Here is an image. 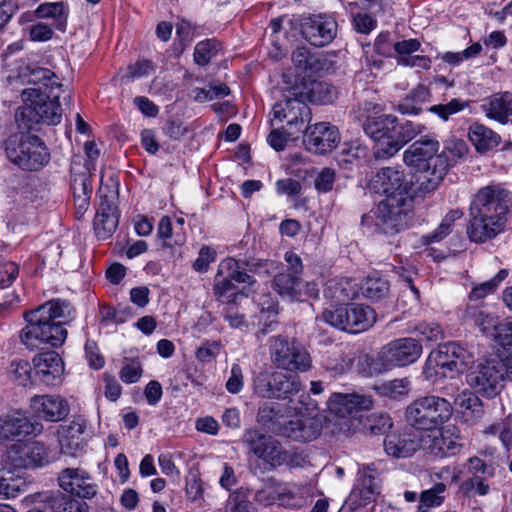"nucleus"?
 <instances>
[{
  "instance_id": "4468645a",
  "label": "nucleus",
  "mask_w": 512,
  "mask_h": 512,
  "mask_svg": "<svg viewBox=\"0 0 512 512\" xmlns=\"http://www.w3.org/2000/svg\"><path fill=\"white\" fill-rule=\"evenodd\" d=\"M118 191L101 185L97 191V210L94 218V230L100 240H106L116 231L119 222L117 206Z\"/></svg>"
},
{
  "instance_id": "c756f323",
  "label": "nucleus",
  "mask_w": 512,
  "mask_h": 512,
  "mask_svg": "<svg viewBox=\"0 0 512 512\" xmlns=\"http://www.w3.org/2000/svg\"><path fill=\"white\" fill-rule=\"evenodd\" d=\"M321 429V421L316 417H295L287 420L281 436L294 441L308 442L316 439Z\"/></svg>"
},
{
  "instance_id": "c85d7f7f",
  "label": "nucleus",
  "mask_w": 512,
  "mask_h": 512,
  "mask_svg": "<svg viewBox=\"0 0 512 512\" xmlns=\"http://www.w3.org/2000/svg\"><path fill=\"white\" fill-rule=\"evenodd\" d=\"M31 407L35 414L50 422H58L69 414L67 401L60 396H35L31 400Z\"/></svg>"
},
{
  "instance_id": "a211bd4d",
  "label": "nucleus",
  "mask_w": 512,
  "mask_h": 512,
  "mask_svg": "<svg viewBox=\"0 0 512 512\" xmlns=\"http://www.w3.org/2000/svg\"><path fill=\"white\" fill-rule=\"evenodd\" d=\"M303 133V143L306 149L315 154L329 153L340 142L338 128L329 122H319L308 126Z\"/></svg>"
},
{
  "instance_id": "c9c22d12",
  "label": "nucleus",
  "mask_w": 512,
  "mask_h": 512,
  "mask_svg": "<svg viewBox=\"0 0 512 512\" xmlns=\"http://www.w3.org/2000/svg\"><path fill=\"white\" fill-rule=\"evenodd\" d=\"M34 15L41 19H53L54 27L59 31H65L69 16V6L66 2H45L34 11Z\"/></svg>"
},
{
  "instance_id": "7c9ffc66",
  "label": "nucleus",
  "mask_w": 512,
  "mask_h": 512,
  "mask_svg": "<svg viewBox=\"0 0 512 512\" xmlns=\"http://www.w3.org/2000/svg\"><path fill=\"white\" fill-rule=\"evenodd\" d=\"M293 94L302 97L305 101L314 104H330L338 95L337 89L324 81L302 82L293 87Z\"/></svg>"
},
{
  "instance_id": "aec40b11",
  "label": "nucleus",
  "mask_w": 512,
  "mask_h": 512,
  "mask_svg": "<svg viewBox=\"0 0 512 512\" xmlns=\"http://www.w3.org/2000/svg\"><path fill=\"white\" fill-rule=\"evenodd\" d=\"M422 433L413 428L385 436L383 446L386 454L395 459L409 458L423 449Z\"/></svg>"
},
{
  "instance_id": "e2e57ef3",
  "label": "nucleus",
  "mask_w": 512,
  "mask_h": 512,
  "mask_svg": "<svg viewBox=\"0 0 512 512\" xmlns=\"http://www.w3.org/2000/svg\"><path fill=\"white\" fill-rule=\"evenodd\" d=\"M328 291L331 293V298L338 303L353 299L356 294L348 280H340L334 283L331 282L328 286Z\"/></svg>"
},
{
  "instance_id": "72a5a7b5",
  "label": "nucleus",
  "mask_w": 512,
  "mask_h": 512,
  "mask_svg": "<svg viewBox=\"0 0 512 512\" xmlns=\"http://www.w3.org/2000/svg\"><path fill=\"white\" fill-rule=\"evenodd\" d=\"M482 109L488 118L506 124L512 115V93L503 92L492 95L482 105Z\"/></svg>"
},
{
  "instance_id": "f8f14e48",
  "label": "nucleus",
  "mask_w": 512,
  "mask_h": 512,
  "mask_svg": "<svg viewBox=\"0 0 512 512\" xmlns=\"http://www.w3.org/2000/svg\"><path fill=\"white\" fill-rule=\"evenodd\" d=\"M415 197H389L379 202L377 224L385 234L394 235L408 227Z\"/></svg>"
},
{
  "instance_id": "052dcab7",
  "label": "nucleus",
  "mask_w": 512,
  "mask_h": 512,
  "mask_svg": "<svg viewBox=\"0 0 512 512\" xmlns=\"http://www.w3.org/2000/svg\"><path fill=\"white\" fill-rule=\"evenodd\" d=\"M468 152V146L464 140L450 138L444 144V150L441 153L449 154L450 166H453L458 159L464 157Z\"/></svg>"
},
{
  "instance_id": "ea45409f",
  "label": "nucleus",
  "mask_w": 512,
  "mask_h": 512,
  "mask_svg": "<svg viewBox=\"0 0 512 512\" xmlns=\"http://www.w3.org/2000/svg\"><path fill=\"white\" fill-rule=\"evenodd\" d=\"M361 293L371 302L386 299L390 294L389 281L379 274L368 275L361 283Z\"/></svg>"
},
{
  "instance_id": "f257e3e1",
  "label": "nucleus",
  "mask_w": 512,
  "mask_h": 512,
  "mask_svg": "<svg viewBox=\"0 0 512 512\" xmlns=\"http://www.w3.org/2000/svg\"><path fill=\"white\" fill-rule=\"evenodd\" d=\"M73 314L71 303L63 299H52L25 311L26 326L20 331L21 343L32 351L61 347L67 338L63 325L73 318Z\"/></svg>"
},
{
  "instance_id": "338daca9",
  "label": "nucleus",
  "mask_w": 512,
  "mask_h": 512,
  "mask_svg": "<svg viewBox=\"0 0 512 512\" xmlns=\"http://www.w3.org/2000/svg\"><path fill=\"white\" fill-rule=\"evenodd\" d=\"M336 171L332 168H323L314 179V187L319 193H328L332 191L335 180Z\"/></svg>"
},
{
  "instance_id": "9d476101",
  "label": "nucleus",
  "mask_w": 512,
  "mask_h": 512,
  "mask_svg": "<svg viewBox=\"0 0 512 512\" xmlns=\"http://www.w3.org/2000/svg\"><path fill=\"white\" fill-rule=\"evenodd\" d=\"M321 319L335 328L356 334L374 325L376 312L364 304L340 305L334 309H325Z\"/></svg>"
},
{
  "instance_id": "0eeeda50",
  "label": "nucleus",
  "mask_w": 512,
  "mask_h": 512,
  "mask_svg": "<svg viewBox=\"0 0 512 512\" xmlns=\"http://www.w3.org/2000/svg\"><path fill=\"white\" fill-rule=\"evenodd\" d=\"M4 148L8 159L23 170H38L50 159L44 141L36 135L26 134L24 130L9 136Z\"/></svg>"
},
{
  "instance_id": "49530a36",
  "label": "nucleus",
  "mask_w": 512,
  "mask_h": 512,
  "mask_svg": "<svg viewBox=\"0 0 512 512\" xmlns=\"http://www.w3.org/2000/svg\"><path fill=\"white\" fill-rule=\"evenodd\" d=\"M490 492V485L482 475H471L459 486V493L465 498L486 496Z\"/></svg>"
},
{
  "instance_id": "c03bdc74",
  "label": "nucleus",
  "mask_w": 512,
  "mask_h": 512,
  "mask_svg": "<svg viewBox=\"0 0 512 512\" xmlns=\"http://www.w3.org/2000/svg\"><path fill=\"white\" fill-rule=\"evenodd\" d=\"M220 275L218 273L216 276L213 288L218 301L221 303H231L236 302L239 298H244L243 294L236 291V287L233 284L234 279L230 278L228 274L225 277L219 278Z\"/></svg>"
},
{
  "instance_id": "7ed1b4c3",
  "label": "nucleus",
  "mask_w": 512,
  "mask_h": 512,
  "mask_svg": "<svg viewBox=\"0 0 512 512\" xmlns=\"http://www.w3.org/2000/svg\"><path fill=\"white\" fill-rule=\"evenodd\" d=\"M508 213H512V194L508 190L500 185L481 188L469 207L468 237L476 243L495 238L504 230Z\"/></svg>"
},
{
  "instance_id": "6e6d98bb",
  "label": "nucleus",
  "mask_w": 512,
  "mask_h": 512,
  "mask_svg": "<svg viewBox=\"0 0 512 512\" xmlns=\"http://www.w3.org/2000/svg\"><path fill=\"white\" fill-rule=\"evenodd\" d=\"M142 373L143 368L139 358H125L119 377L124 383L132 384L140 380Z\"/></svg>"
},
{
  "instance_id": "864d4df0",
  "label": "nucleus",
  "mask_w": 512,
  "mask_h": 512,
  "mask_svg": "<svg viewBox=\"0 0 512 512\" xmlns=\"http://www.w3.org/2000/svg\"><path fill=\"white\" fill-rule=\"evenodd\" d=\"M276 372L273 373H260L254 381L255 393L263 398H276V386H274V379Z\"/></svg>"
},
{
  "instance_id": "393cba45",
  "label": "nucleus",
  "mask_w": 512,
  "mask_h": 512,
  "mask_svg": "<svg viewBox=\"0 0 512 512\" xmlns=\"http://www.w3.org/2000/svg\"><path fill=\"white\" fill-rule=\"evenodd\" d=\"M255 500L264 506L274 503L283 507H296L298 505L295 494L274 477H268L265 480V486L256 491Z\"/></svg>"
},
{
  "instance_id": "774afa93",
  "label": "nucleus",
  "mask_w": 512,
  "mask_h": 512,
  "mask_svg": "<svg viewBox=\"0 0 512 512\" xmlns=\"http://www.w3.org/2000/svg\"><path fill=\"white\" fill-rule=\"evenodd\" d=\"M413 332L422 340L437 341L442 338L443 331L437 323L420 322L413 328Z\"/></svg>"
},
{
  "instance_id": "37998d69",
  "label": "nucleus",
  "mask_w": 512,
  "mask_h": 512,
  "mask_svg": "<svg viewBox=\"0 0 512 512\" xmlns=\"http://www.w3.org/2000/svg\"><path fill=\"white\" fill-rule=\"evenodd\" d=\"M277 399H291L293 395L302 390V384L298 375H288L283 372H276L274 379Z\"/></svg>"
},
{
  "instance_id": "680f3d73",
  "label": "nucleus",
  "mask_w": 512,
  "mask_h": 512,
  "mask_svg": "<svg viewBox=\"0 0 512 512\" xmlns=\"http://www.w3.org/2000/svg\"><path fill=\"white\" fill-rule=\"evenodd\" d=\"M73 192V199H80V197H91L92 184L90 175L88 173H80L73 177L71 182Z\"/></svg>"
},
{
  "instance_id": "a19ab883",
  "label": "nucleus",
  "mask_w": 512,
  "mask_h": 512,
  "mask_svg": "<svg viewBox=\"0 0 512 512\" xmlns=\"http://www.w3.org/2000/svg\"><path fill=\"white\" fill-rule=\"evenodd\" d=\"M430 90L425 85H418L397 105L401 114L418 115L422 112V105L429 101Z\"/></svg>"
},
{
  "instance_id": "ddd939ff",
  "label": "nucleus",
  "mask_w": 512,
  "mask_h": 512,
  "mask_svg": "<svg viewBox=\"0 0 512 512\" xmlns=\"http://www.w3.org/2000/svg\"><path fill=\"white\" fill-rule=\"evenodd\" d=\"M369 189L385 198L424 194L418 189L414 175L408 179L404 171L396 167L381 168L371 178Z\"/></svg>"
},
{
  "instance_id": "a878e982",
  "label": "nucleus",
  "mask_w": 512,
  "mask_h": 512,
  "mask_svg": "<svg viewBox=\"0 0 512 512\" xmlns=\"http://www.w3.org/2000/svg\"><path fill=\"white\" fill-rule=\"evenodd\" d=\"M379 494L380 486L376 478V470L365 467L359 471L358 484L351 491L349 501L355 507H362L375 501Z\"/></svg>"
},
{
  "instance_id": "cd10ccee",
  "label": "nucleus",
  "mask_w": 512,
  "mask_h": 512,
  "mask_svg": "<svg viewBox=\"0 0 512 512\" xmlns=\"http://www.w3.org/2000/svg\"><path fill=\"white\" fill-rule=\"evenodd\" d=\"M372 404L370 397L358 394L334 393L328 400L329 410L341 418L369 410Z\"/></svg>"
},
{
  "instance_id": "58836bf2",
  "label": "nucleus",
  "mask_w": 512,
  "mask_h": 512,
  "mask_svg": "<svg viewBox=\"0 0 512 512\" xmlns=\"http://www.w3.org/2000/svg\"><path fill=\"white\" fill-rule=\"evenodd\" d=\"M468 135L476 150L481 153L497 147L501 141L500 135L479 123L470 126Z\"/></svg>"
},
{
  "instance_id": "2eb2a0df",
  "label": "nucleus",
  "mask_w": 512,
  "mask_h": 512,
  "mask_svg": "<svg viewBox=\"0 0 512 512\" xmlns=\"http://www.w3.org/2000/svg\"><path fill=\"white\" fill-rule=\"evenodd\" d=\"M290 95L284 101L274 104L273 114L275 119L287 120L288 137L298 138V135L308 127L306 124L311 119V111L306 101L302 97L294 95L293 90Z\"/></svg>"
},
{
  "instance_id": "bf43d9fd",
  "label": "nucleus",
  "mask_w": 512,
  "mask_h": 512,
  "mask_svg": "<svg viewBox=\"0 0 512 512\" xmlns=\"http://www.w3.org/2000/svg\"><path fill=\"white\" fill-rule=\"evenodd\" d=\"M186 496L191 501H199L203 499L204 488L197 470H190L186 476L185 485Z\"/></svg>"
},
{
  "instance_id": "6e6552de",
  "label": "nucleus",
  "mask_w": 512,
  "mask_h": 512,
  "mask_svg": "<svg viewBox=\"0 0 512 512\" xmlns=\"http://www.w3.org/2000/svg\"><path fill=\"white\" fill-rule=\"evenodd\" d=\"M422 354L421 344L414 338H399L386 344L373 359L365 355L363 360L369 366L367 375L380 374L392 367H402L416 362Z\"/></svg>"
},
{
  "instance_id": "5fc2aeb1",
  "label": "nucleus",
  "mask_w": 512,
  "mask_h": 512,
  "mask_svg": "<svg viewBox=\"0 0 512 512\" xmlns=\"http://www.w3.org/2000/svg\"><path fill=\"white\" fill-rule=\"evenodd\" d=\"M218 50V43L214 39L199 42L194 49V61L200 66H206Z\"/></svg>"
},
{
  "instance_id": "79ce46f5",
  "label": "nucleus",
  "mask_w": 512,
  "mask_h": 512,
  "mask_svg": "<svg viewBox=\"0 0 512 512\" xmlns=\"http://www.w3.org/2000/svg\"><path fill=\"white\" fill-rule=\"evenodd\" d=\"M46 507L52 512H88L86 502L72 498L69 495L57 492L47 496L44 500Z\"/></svg>"
},
{
  "instance_id": "8fccbe9b",
  "label": "nucleus",
  "mask_w": 512,
  "mask_h": 512,
  "mask_svg": "<svg viewBox=\"0 0 512 512\" xmlns=\"http://www.w3.org/2000/svg\"><path fill=\"white\" fill-rule=\"evenodd\" d=\"M393 425L391 417L387 413H372L365 422L364 428L371 435H383Z\"/></svg>"
},
{
  "instance_id": "f03ea898",
  "label": "nucleus",
  "mask_w": 512,
  "mask_h": 512,
  "mask_svg": "<svg viewBox=\"0 0 512 512\" xmlns=\"http://www.w3.org/2000/svg\"><path fill=\"white\" fill-rule=\"evenodd\" d=\"M370 108L378 106L365 102L359 108L357 119L364 133L374 141L373 156L377 160L394 156L405 144L421 134L425 129L422 124L411 121L400 123L392 114L370 113Z\"/></svg>"
},
{
  "instance_id": "412c9836",
  "label": "nucleus",
  "mask_w": 512,
  "mask_h": 512,
  "mask_svg": "<svg viewBox=\"0 0 512 512\" xmlns=\"http://www.w3.org/2000/svg\"><path fill=\"white\" fill-rule=\"evenodd\" d=\"M59 486L67 493L83 499L97 494V485L91 475L81 468H65L58 475Z\"/></svg>"
},
{
  "instance_id": "4d7b16f0",
  "label": "nucleus",
  "mask_w": 512,
  "mask_h": 512,
  "mask_svg": "<svg viewBox=\"0 0 512 512\" xmlns=\"http://www.w3.org/2000/svg\"><path fill=\"white\" fill-rule=\"evenodd\" d=\"M468 104V101H462L454 98L447 104L433 105L428 108V111L437 115L443 121H447L451 115L462 111L468 106Z\"/></svg>"
},
{
  "instance_id": "b1692460",
  "label": "nucleus",
  "mask_w": 512,
  "mask_h": 512,
  "mask_svg": "<svg viewBox=\"0 0 512 512\" xmlns=\"http://www.w3.org/2000/svg\"><path fill=\"white\" fill-rule=\"evenodd\" d=\"M337 22L330 16H317L306 20L301 31L305 39L316 47L331 43L337 35Z\"/></svg>"
},
{
  "instance_id": "9b49d317",
  "label": "nucleus",
  "mask_w": 512,
  "mask_h": 512,
  "mask_svg": "<svg viewBox=\"0 0 512 512\" xmlns=\"http://www.w3.org/2000/svg\"><path fill=\"white\" fill-rule=\"evenodd\" d=\"M503 366L500 358L479 361L469 369L466 382L475 393L488 399L494 398L503 388Z\"/></svg>"
},
{
  "instance_id": "a18cd8bd",
  "label": "nucleus",
  "mask_w": 512,
  "mask_h": 512,
  "mask_svg": "<svg viewBox=\"0 0 512 512\" xmlns=\"http://www.w3.org/2000/svg\"><path fill=\"white\" fill-rule=\"evenodd\" d=\"M242 261V259L235 260L233 258L224 260L220 265L219 273L223 274L224 270H226L230 278L234 279L235 282L253 285L255 279L248 273L249 271L242 264Z\"/></svg>"
},
{
  "instance_id": "4be33fe9",
  "label": "nucleus",
  "mask_w": 512,
  "mask_h": 512,
  "mask_svg": "<svg viewBox=\"0 0 512 512\" xmlns=\"http://www.w3.org/2000/svg\"><path fill=\"white\" fill-rule=\"evenodd\" d=\"M34 377L47 386L59 385L64 373V363L55 351H47L33 358Z\"/></svg>"
},
{
  "instance_id": "e433bc0d",
  "label": "nucleus",
  "mask_w": 512,
  "mask_h": 512,
  "mask_svg": "<svg viewBox=\"0 0 512 512\" xmlns=\"http://www.w3.org/2000/svg\"><path fill=\"white\" fill-rule=\"evenodd\" d=\"M257 421L266 430L280 436L287 423L278 405L274 403H265L259 408Z\"/></svg>"
},
{
  "instance_id": "3c124183",
  "label": "nucleus",
  "mask_w": 512,
  "mask_h": 512,
  "mask_svg": "<svg viewBox=\"0 0 512 512\" xmlns=\"http://www.w3.org/2000/svg\"><path fill=\"white\" fill-rule=\"evenodd\" d=\"M354 364V356L350 353L341 354L335 358L326 360L324 367L332 377L341 376L351 370Z\"/></svg>"
},
{
  "instance_id": "de8ad7c7",
  "label": "nucleus",
  "mask_w": 512,
  "mask_h": 512,
  "mask_svg": "<svg viewBox=\"0 0 512 512\" xmlns=\"http://www.w3.org/2000/svg\"><path fill=\"white\" fill-rule=\"evenodd\" d=\"M172 222L168 216H163L158 224L157 235L163 240L162 248H172L185 243L186 237L182 233L173 234Z\"/></svg>"
},
{
  "instance_id": "473e14b6",
  "label": "nucleus",
  "mask_w": 512,
  "mask_h": 512,
  "mask_svg": "<svg viewBox=\"0 0 512 512\" xmlns=\"http://www.w3.org/2000/svg\"><path fill=\"white\" fill-rule=\"evenodd\" d=\"M21 75L26 78L29 84L36 85V88H41L43 91L53 92V90H58L65 92L56 74L47 68L28 65L21 69Z\"/></svg>"
},
{
  "instance_id": "6ab92c4d",
  "label": "nucleus",
  "mask_w": 512,
  "mask_h": 512,
  "mask_svg": "<svg viewBox=\"0 0 512 512\" xmlns=\"http://www.w3.org/2000/svg\"><path fill=\"white\" fill-rule=\"evenodd\" d=\"M423 450L436 457H449L461 451L460 437L455 434L454 427H442L434 432L422 433Z\"/></svg>"
},
{
  "instance_id": "0e129e2a",
  "label": "nucleus",
  "mask_w": 512,
  "mask_h": 512,
  "mask_svg": "<svg viewBox=\"0 0 512 512\" xmlns=\"http://www.w3.org/2000/svg\"><path fill=\"white\" fill-rule=\"evenodd\" d=\"M446 490V485L442 482L436 483L431 489L425 490L420 495V502L426 507L440 506L444 500L441 496Z\"/></svg>"
},
{
  "instance_id": "4c0bfd02",
  "label": "nucleus",
  "mask_w": 512,
  "mask_h": 512,
  "mask_svg": "<svg viewBox=\"0 0 512 512\" xmlns=\"http://www.w3.org/2000/svg\"><path fill=\"white\" fill-rule=\"evenodd\" d=\"M453 407L466 418V421H476L484 414L483 403L477 393L465 390L454 399Z\"/></svg>"
},
{
  "instance_id": "13d9d810",
  "label": "nucleus",
  "mask_w": 512,
  "mask_h": 512,
  "mask_svg": "<svg viewBox=\"0 0 512 512\" xmlns=\"http://www.w3.org/2000/svg\"><path fill=\"white\" fill-rule=\"evenodd\" d=\"M225 512H254L252 503L244 491L237 490L229 495Z\"/></svg>"
},
{
  "instance_id": "423d86ee",
  "label": "nucleus",
  "mask_w": 512,
  "mask_h": 512,
  "mask_svg": "<svg viewBox=\"0 0 512 512\" xmlns=\"http://www.w3.org/2000/svg\"><path fill=\"white\" fill-rule=\"evenodd\" d=\"M453 404L445 397L427 395L413 400L405 410V420L414 430L434 432L450 420Z\"/></svg>"
},
{
  "instance_id": "f3484780",
  "label": "nucleus",
  "mask_w": 512,
  "mask_h": 512,
  "mask_svg": "<svg viewBox=\"0 0 512 512\" xmlns=\"http://www.w3.org/2000/svg\"><path fill=\"white\" fill-rule=\"evenodd\" d=\"M6 459L14 468L39 467L49 463L48 451L39 441L13 443L6 452Z\"/></svg>"
},
{
  "instance_id": "603ef678",
  "label": "nucleus",
  "mask_w": 512,
  "mask_h": 512,
  "mask_svg": "<svg viewBox=\"0 0 512 512\" xmlns=\"http://www.w3.org/2000/svg\"><path fill=\"white\" fill-rule=\"evenodd\" d=\"M496 341L510 352L512 350V317L496 321L493 329Z\"/></svg>"
},
{
  "instance_id": "bb28decb",
  "label": "nucleus",
  "mask_w": 512,
  "mask_h": 512,
  "mask_svg": "<svg viewBox=\"0 0 512 512\" xmlns=\"http://www.w3.org/2000/svg\"><path fill=\"white\" fill-rule=\"evenodd\" d=\"M470 353L457 342H447L439 345L438 350L429 357L436 366L450 371L460 372L467 364Z\"/></svg>"
},
{
  "instance_id": "1a4fd4ad",
  "label": "nucleus",
  "mask_w": 512,
  "mask_h": 512,
  "mask_svg": "<svg viewBox=\"0 0 512 512\" xmlns=\"http://www.w3.org/2000/svg\"><path fill=\"white\" fill-rule=\"evenodd\" d=\"M271 362L280 369L291 372H306L312 360L301 343L287 336H271L268 341Z\"/></svg>"
},
{
  "instance_id": "f704fd0d",
  "label": "nucleus",
  "mask_w": 512,
  "mask_h": 512,
  "mask_svg": "<svg viewBox=\"0 0 512 512\" xmlns=\"http://www.w3.org/2000/svg\"><path fill=\"white\" fill-rule=\"evenodd\" d=\"M302 285L301 277L284 271L276 274L272 281L274 291L290 301L298 300L301 297Z\"/></svg>"
},
{
  "instance_id": "5701e85b",
  "label": "nucleus",
  "mask_w": 512,
  "mask_h": 512,
  "mask_svg": "<svg viewBox=\"0 0 512 512\" xmlns=\"http://www.w3.org/2000/svg\"><path fill=\"white\" fill-rule=\"evenodd\" d=\"M41 430V424L32 423L21 412L14 411L0 418V442L14 439L21 442V438L37 435Z\"/></svg>"
},
{
  "instance_id": "20e7f679",
  "label": "nucleus",
  "mask_w": 512,
  "mask_h": 512,
  "mask_svg": "<svg viewBox=\"0 0 512 512\" xmlns=\"http://www.w3.org/2000/svg\"><path fill=\"white\" fill-rule=\"evenodd\" d=\"M439 150V141L434 136L425 135L413 142L403 154L405 164L417 170L414 178L420 192L434 191L450 167L448 155Z\"/></svg>"
},
{
  "instance_id": "69168bd1",
  "label": "nucleus",
  "mask_w": 512,
  "mask_h": 512,
  "mask_svg": "<svg viewBox=\"0 0 512 512\" xmlns=\"http://www.w3.org/2000/svg\"><path fill=\"white\" fill-rule=\"evenodd\" d=\"M242 264L250 273L268 276L276 269V264L272 260H263L257 258L242 259Z\"/></svg>"
},
{
  "instance_id": "39448f33",
  "label": "nucleus",
  "mask_w": 512,
  "mask_h": 512,
  "mask_svg": "<svg viewBox=\"0 0 512 512\" xmlns=\"http://www.w3.org/2000/svg\"><path fill=\"white\" fill-rule=\"evenodd\" d=\"M63 91H43L41 88L23 90L24 105L15 113V122L20 130H34L39 124L58 125L62 120L59 97Z\"/></svg>"
},
{
  "instance_id": "2f4dec72",
  "label": "nucleus",
  "mask_w": 512,
  "mask_h": 512,
  "mask_svg": "<svg viewBox=\"0 0 512 512\" xmlns=\"http://www.w3.org/2000/svg\"><path fill=\"white\" fill-rule=\"evenodd\" d=\"M85 430L86 424L79 420L61 426L58 430L61 453L77 457L84 449L82 434Z\"/></svg>"
},
{
  "instance_id": "09e8293b",
  "label": "nucleus",
  "mask_w": 512,
  "mask_h": 512,
  "mask_svg": "<svg viewBox=\"0 0 512 512\" xmlns=\"http://www.w3.org/2000/svg\"><path fill=\"white\" fill-rule=\"evenodd\" d=\"M32 367L27 360H13L8 368L12 379L20 386L27 387L34 383L35 377L32 375Z\"/></svg>"
},
{
  "instance_id": "dca6fc26",
  "label": "nucleus",
  "mask_w": 512,
  "mask_h": 512,
  "mask_svg": "<svg viewBox=\"0 0 512 512\" xmlns=\"http://www.w3.org/2000/svg\"><path fill=\"white\" fill-rule=\"evenodd\" d=\"M242 441L249 452L262 460L270 469L274 470L284 465L285 448L274 437L251 428L244 432Z\"/></svg>"
}]
</instances>
